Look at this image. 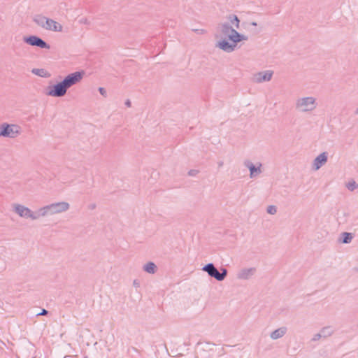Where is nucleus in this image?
I'll return each mask as SVG.
<instances>
[{
  "instance_id": "1",
  "label": "nucleus",
  "mask_w": 358,
  "mask_h": 358,
  "mask_svg": "<svg viewBox=\"0 0 358 358\" xmlns=\"http://www.w3.org/2000/svg\"><path fill=\"white\" fill-rule=\"evenodd\" d=\"M35 21L39 26L47 30L60 32L63 29L62 25L60 23L43 16H37Z\"/></svg>"
},
{
  "instance_id": "2",
  "label": "nucleus",
  "mask_w": 358,
  "mask_h": 358,
  "mask_svg": "<svg viewBox=\"0 0 358 358\" xmlns=\"http://www.w3.org/2000/svg\"><path fill=\"white\" fill-rule=\"evenodd\" d=\"M20 133V127L15 124H3L0 126V137L15 138Z\"/></svg>"
},
{
  "instance_id": "3",
  "label": "nucleus",
  "mask_w": 358,
  "mask_h": 358,
  "mask_svg": "<svg viewBox=\"0 0 358 358\" xmlns=\"http://www.w3.org/2000/svg\"><path fill=\"white\" fill-rule=\"evenodd\" d=\"M67 89L68 88L62 81L50 87L47 94L51 96H62L66 94Z\"/></svg>"
},
{
  "instance_id": "4",
  "label": "nucleus",
  "mask_w": 358,
  "mask_h": 358,
  "mask_svg": "<svg viewBox=\"0 0 358 358\" xmlns=\"http://www.w3.org/2000/svg\"><path fill=\"white\" fill-rule=\"evenodd\" d=\"M83 75V72H74L65 78L63 80L64 84H65L67 88H69L72 85L80 82L82 80Z\"/></svg>"
},
{
  "instance_id": "5",
  "label": "nucleus",
  "mask_w": 358,
  "mask_h": 358,
  "mask_svg": "<svg viewBox=\"0 0 358 358\" xmlns=\"http://www.w3.org/2000/svg\"><path fill=\"white\" fill-rule=\"evenodd\" d=\"M204 271L208 272V273L216 278L217 280H222L227 275V271L224 270L222 273L218 272V271L214 267V266L211 264L206 265L204 267Z\"/></svg>"
},
{
  "instance_id": "6",
  "label": "nucleus",
  "mask_w": 358,
  "mask_h": 358,
  "mask_svg": "<svg viewBox=\"0 0 358 358\" xmlns=\"http://www.w3.org/2000/svg\"><path fill=\"white\" fill-rule=\"evenodd\" d=\"M297 107L302 111H308L315 108V101L313 98H305L300 100Z\"/></svg>"
},
{
  "instance_id": "7",
  "label": "nucleus",
  "mask_w": 358,
  "mask_h": 358,
  "mask_svg": "<svg viewBox=\"0 0 358 358\" xmlns=\"http://www.w3.org/2000/svg\"><path fill=\"white\" fill-rule=\"evenodd\" d=\"M25 41L34 46H38L41 48H47L49 49L50 46L44 42L42 39L36 37V36H30L25 39Z\"/></svg>"
},
{
  "instance_id": "8",
  "label": "nucleus",
  "mask_w": 358,
  "mask_h": 358,
  "mask_svg": "<svg viewBox=\"0 0 358 358\" xmlns=\"http://www.w3.org/2000/svg\"><path fill=\"white\" fill-rule=\"evenodd\" d=\"M68 208L69 204L67 203H59L52 204L50 206L45 208V210L50 213H57L66 210Z\"/></svg>"
},
{
  "instance_id": "9",
  "label": "nucleus",
  "mask_w": 358,
  "mask_h": 358,
  "mask_svg": "<svg viewBox=\"0 0 358 358\" xmlns=\"http://www.w3.org/2000/svg\"><path fill=\"white\" fill-rule=\"evenodd\" d=\"M223 31L226 34H229V38L232 41H234V43H236V42H238L240 41H241L242 39H243V37H242L241 35L238 34V32H236L235 30L232 29L231 31V34H229L230 31H229V29L227 26L224 25V30Z\"/></svg>"
},
{
  "instance_id": "10",
  "label": "nucleus",
  "mask_w": 358,
  "mask_h": 358,
  "mask_svg": "<svg viewBox=\"0 0 358 358\" xmlns=\"http://www.w3.org/2000/svg\"><path fill=\"white\" fill-rule=\"evenodd\" d=\"M272 74V72L268 71L259 73L255 76V79L257 82L269 80L271 78Z\"/></svg>"
},
{
  "instance_id": "11",
  "label": "nucleus",
  "mask_w": 358,
  "mask_h": 358,
  "mask_svg": "<svg viewBox=\"0 0 358 358\" xmlns=\"http://www.w3.org/2000/svg\"><path fill=\"white\" fill-rule=\"evenodd\" d=\"M16 212L22 217H29L31 216L30 210L22 206H15Z\"/></svg>"
},
{
  "instance_id": "12",
  "label": "nucleus",
  "mask_w": 358,
  "mask_h": 358,
  "mask_svg": "<svg viewBox=\"0 0 358 358\" xmlns=\"http://www.w3.org/2000/svg\"><path fill=\"white\" fill-rule=\"evenodd\" d=\"M327 161V156L325 153H322L319 155L315 160L314 165L315 166V169H318L324 163Z\"/></svg>"
},
{
  "instance_id": "13",
  "label": "nucleus",
  "mask_w": 358,
  "mask_h": 358,
  "mask_svg": "<svg viewBox=\"0 0 358 358\" xmlns=\"http://www.w3.org/2000/svg\"><path fill=\"white\" fill-rule=\"evenodd\" d=\"M234 46H235V45H230L227 41H222V42L219 43V47L221 49H222L223 50L227 51V52L233 50Z\"/></svg>"
},
{
  "instance_id": "14",
  "label": "nucleus",
  "mask_w": 358,
  "mask_h": 358,
  "mask_svg": "<svg viewBox=\"0 0 358 358\" xmlns=\"http://www.w3.org/2000/svg\"><path fill=\"white\" fill-rule=\"evenodd\" d=\"M285 333V329L284 328H280L277 330H275V331H273L272 334H271V338H273V339H277L281 336H282Z\"/></svg>"
},
{
  "instance_id": "15",
  "label": "nucleus",
  "mask_w": 358,
  "mask_h": 358,
  "mask_svg": "<svg viewBox=\"0 0 358 358\" xmlns=\"http://www.w3.org/2000/svg\"><path fill=\"white\" fill-rule=\"evenodd\" d=\"M144 269L148 273H154L155 272L156 266L154 263L149 262L145 266Z\"/></svg>"
},
{
  "instance_id": "16",
  "label": "nucleus",
  "mask_w": 358,
  "mask_h": 358,
  "mask_svg": "<svg viewBox=\"0 0 358 358\" xmlns=\"http://www.w3.org/2000/svg\"><path fill=\"white\" fill-rule=\"evenodd\" d=\"M343 236H344L343 243H345L350 242V241L352 238V235L349 233H344Z\"/></svg>"
},
{
  "instance_id": "17",
  "label": "nucleus",
  "mask_w": 358,
  "mask_h": 358,
  "mask_svg": "<svg viewBox=\"0 0 358 358\" xmlns=\"http://www.w3.org/2000/svg\"><path fill=\"white\" fill-rule=\"evenodd\" d=\"M231 22L235 25L236 28L239 26V20L236 15L231 17Z\"/></svg>"
},
{
  "instance_id": "18",
  "label": "nucleus",
  "mask_w": 358,
  "mask_h": 358,
  "mask_svg": "<svg viewBox=\"0 0 358 358\" xmlns=\"http://www.w3.org/2000/svg\"><path fill=\"white\" fill-rule=\"evenodd\" d=\"M275 212H276V208H275V206H269L268 208V213L274 214V213H275Z\"/></svg>"
},
{
  "instance_id": "19",
  "label": "nucleus",
  "mask_w": 358,
  "mask_h": 358,
  "mask_svg": "<svg viewBox=\"0 0 358 358\" xmlns=\"http://www.w3.org/2000/svg\"><path fill=\"white\" fill-rule=\"evenodd\" d=\"M347 187H348V189H350V190H353L355 188H356V184L355 182H349L347 185Z\"/></svg>"
},
{
  "instance_id": "20",
  "label": "nucleus",
  "mask_w": 358,
  "mask_h": 358,
  "mask_svg": "<svg viewBox=\"0 0 358 358\" xmlns=\"http://www.w3.org/2000/svg\"><path fill=\"white\" fill-rule=\"evenodd\" d=\"M250 174H251V176H252V175L254 174V173H255V172H259V171H259V169H258V170H257V169H256L255 168V166H250Z\"/></svg>"
},
{
  "instance_id": "21",
  "label": "nucleus",
  "mask_w": 358,
  "mask_h": 358,
  "mask_svg": "<svg viewBox=\"0 0 358 358\" xmlns=\"http://www.w3.org/2000/svg\"><path fill=\"white\" fill-rule=\"evenodd\" d=\"M99 90L102 95L106 96V91L103 88L100 87Z\"/></svg>"
},
{
  "instance_id": "22",
  "label": "nucleus",
  "mask_w": 358,
  "mask_h": 358,
  "mask_svg": "<svg viewBox=\"0 0 358 358\" xmlns=\"http://www.w3.org/2000/svg\"><path fill=\"white\" fill-rule=\"evenodd\" d=\"M47 314V311L45 310H43V311L40 313V315H46Z\"/></svg>"
},
{
  "instance_id": "23",
  "label": "nucleus",
  "mask_w": 358,
  "mask_h": 358,
  "mask_svg": "<svg viewBox=\"0 0 358 358\" xmlns=\"http://www.w3.org/2000/svg\"><path fill=\"white\" fill-rule=\"evenodd\" d=\"M126 104H127L128 106H130V102H129V101H127Z\"/></svg>"
}]
</instances>
